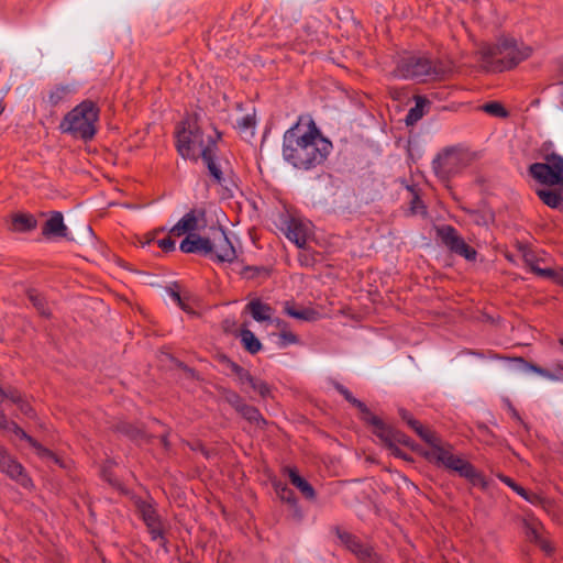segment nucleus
<instances>
[{"mask_svg": "<svg viewBox=\"0 0 563 563\" xmlns=\"http://www.w3.org/2000/svg\"><path fill=\"white\" fill-rule=\"evenodd\" d=\"M332 150L314 121L302 124L299 120L284 133L283 157L297 169H312L322 165Z\"/></svg>", "mask_w": 563, "mask_h": 563, "instance_id": "f257e3e1", "label": "nucleus"}, {"mask_svg": "<svg viewBox=\"0 0 563 563\" xmlns=\"http://www.w3.org/2000/svg\"><path fill=\"white\" fill-rule=\"evenodd\" d=\"M531 53V47L519 44L514 38L501 37L495 44H482L476 55L486 70L504 71L515 68Z\"/></svg>", "mask_w": 563, "mask_h": 563, "instance_id": "f03ea898", "label": "nucleus"}, {"mask_svg": "<svg viewBox=\"0 0 563 563\" xmlns=\"http://www.w3.org/2000/svg\"><path fill=\"white\" fill-rule=\"evenodd\" d=\"M184 253L209 255L218 262H232L235 250L220 227H210L205 234L189 233L180 243Z\"/></svg>", "mask_w": 563, "mask_h": 563, "instance_id": "7ed1b4c3", "label": "nucleus"}, {"mask_svg": "<svg viewBox=\"0 0 563 563\" xmlns=\"http://www.w3.org/2000/svg\"><path fill=\"white\" fill-rule=\"evenodd\" d=\"M99 112L93 101L84 100L64 115L59 130L75 139L90 141L97 133Z\"/></svg>", "mask_w": 563, "mask_h": 563, "instance_id": "20e7f679", "label": "nucleus"}, {"mask_svg": "<svg viewBox=\"0 0 563 563\" xmlns=\"http://www.w3.org/2000/svg\"><path fill=\"white\" fill-rule=\"evenodd\" d=\"M177 151L184 158L197 159L216 148V143L209 136L207 140L196 120L181 122L176 132Z\"/></svg>", "mask_w": 563, "mask_h": 563, "instance_id": "39448f33", "label": "nucleus"}, {"mask_svg": "<svg viewBox=\"0 0 563 563\" xmlns=\"http://www.w3.org/2000/svg\"><path fill=\"white\" fill-rule=\"evenodd\" d=\"M424 456L448 470L459 473L460 476L470 479L473 484L482 482V476L475 467L459 455L453 454L450 445H439L426 452Z\"/></svg>", "mask_w": 563, "mask_h": 563, "instance_id": "423d86ee", "label": "nucleus"}, {"mask_svg": "<svg viewBox=\"0 0 563 563\" xmlns=\"http://www.w3.org/2000/svg\"><path fill=\"white\" fill-rule=\"evenodd\" d=\"M443 73L440 65L427 57L411 56L402 58L396 74L406 79L434 78Z\"/></svg>", "mask_w": 563, "mask_h": 563, "instance_id": "0eeeda50", "label": "nucleus"}, {"mask_svg": "<svg viewBox=\"0 0 563 563\" xmlns=\"http://www.w3.org/2000/svg\"><path fill=\"white\" fill-rule=\"evenodd\" d=\"M529 173L543 185L563 186V157L556 154L548 155L545 163L530 165Z\"/></svg>", "mask_w": 563, "mask_h": 563, "instance_id": "6e6552de", "label": "nucleus"}, {"mask_svg": "<svg viewBox=\"0 0 563 563\" xmlns=\"http://www.w3.org/2000/svg\"><path fill=\"white\" fill-rule=\"evenodd\" d=\"M437 235L451 252L463 256L468 261L476 258V251L471 247L457 231L451 225H441L437 228Z\"/></svg>", "mask_w": 563, "mask_h": 563, "instance_id": "1a4fd4ad", "label": "nucleus"}, {"mask_svg": "<svg viewBox=\"0 0 563 563\" xmlns=\"http://www.w3.org/2000/svg\"><path fill=\"white\" fill-rule=\"evenodd\" d=\"M364 420L369 422L374 427V433L382 440V442L387 448H394V442L407 443L406 435L399 431H395L391 428L387 427L378 417L374 416L372 412L366 417H363Z\"/></svg>", "mask_w": 563, "mask_h": 563, "instance_id": "9d476101", "label": "nucleus"}, {"mask_svg": "<svg viewBox=\"0 0 563 563\" xmlns=\"http://www.w3.org/2000/svg\"><path fill=\"white\" fill-rule=\"evenodd\" d=\"M334 532L340 539L341 543L353 554H355L360 560H366L371 556L372 549L363 544L357 539V537L347 531L342 530L340 527H335Z\"/></svg>", "mask_w": 563, "mask_h": 563, "instance_id": "9b49d317", "label": "nucleus"}, {"mask_svg": "<svg viewBox=\"0 0 563 563\" xmlns=\"http://www.w3.org/2000/svg\"><path fill=\"white\" fill-rule=\"evenodd\" d=\"M311 234L309 224L298 219H289L286 228V236L298 247H305L308 238Z\"/></svg>", "mask_w": 563, "mask_h": 563, "instance_id": "f8f14e48", "label": "nucleus"}, {"mask_svg": "<svg viewBox=\"0 0 563 563\" xmlns=\"http://www.w3.org/2000/svg\"><path fill=\"white\" fill-rule=\"evenodd\" d=\"M137 509L148 528L153 539L163 538V528L156 510L151 504L141 501L137 504Z\"/></svg>", "mask_w": 563, "mask_h": 563, "instance_id": "ddd939ff", "label": "nucleus"}, {"mask_svg": "<svg viewBox=\"0 0 563 563\" xmlns=\"http://www.w3.org/2000/svg\"><path fill=\"white\" fill-rule=\"evenodd\" d=\"M205 217V211H190L186 213L172 229L170 233L177 236H180L185 233H194V231L199 230L200 218Z\"/></svg>", "mask_w": 563, "mask_h": 563, "instance_id": "4468645a", "label": "nucleus"}, {"mask_svg": "<svg viewBox=\"0 0 563 563\" xmlns=\"http://www.w3.org/2000/svg\"><path fill=\"white\" fill-rule=\"evenodd\" d=\"M0 471L23 485L29 481L23 474V466L13 460L5 450L0 454Z\"/></svg>", "mask_w": 563, "mask_h": 563, "instance_id": "2eb2a0df", "label": "nucleus"}, {"mask_svg": "<svg viewBox=\"0 0 563 563\" xmlns=\"http://www.w3.org/2000/svg\"><path fill=\"white\" fill-rule=\"evenodd\" d=\"M460 155L456 151L446 150L434 161V168L438 173L450 175L457 170Z\"/></svg>", "mask_w": 563, "mask_h": 563, "instance_id": "dca6fc26", "label": "nucleus"}, {"mask_svg": "<svg viewBox=\"0 0 563 563\" xmlns=\"http://www.w3.org/2000/svg\"><path fill=\"white\" fill-rule=\"evenodd\" d=\"M42 233L45 236H66L67 227L64 223L63 214L58 211L53 212L51 218L44 223Z\"/></svg>", "mask_w": 563, "mask_h": 563, "instance_id": "f3484780", "label": "nucleus"}, {"mask_svg": "<svg viewBox=\"0 0 563 563\" xmlns=\"http://www.w3.org/2000/svg\"><path fill=\"white\" fill-rule=\"evenodd\" d=\"M37 221L32 214L13 213L10 230L13 232H27L36 228Z\"/></svg>", "mask_w": 563, "mask_h": 563, "instance_id": "a211bd4d", "label": "nucleus"}, {"mask_svg": "<svg viewBox=\"0 0 563 563\" xmlns=\"http://www.w3.org/2000/svg\"><path fill=\"white\" fill-rule=\"evenodd\" d=\"M246 309L249 310L253 319L258 322L271 320L274 311L269 305L262 302L260 299L251 300L247 303Z\"/></svg>", "mask_w": 563, "mask_h": 563, "instance_id": "6ab92c4d", "label": "nucleus"}, {"mask_svg": "<svg viewBox=\"0 0 563 563\" xmlns=\"http://www.w3.org/2000/svg\"><path fill=\"white\" fill-rule=\"evenodd\" d=\"M286 471L288 473L290 483L297 487L307 499H314L316 492L313 487L298 474L297 470L287 467Z\"/></svg>", "mask_w": 563, "mask_h": 563, "instance_id": "aec40b11", "label": "nucleus"}, {"mask_svg": "<svg viewBox=\"0 0 563 563\" xmlns=\"http://www.w3.org/2000/svg\"><path fill=\"white\" fill-rule=\"evenodd\" d=\"M408 424L417 432V434L430 444V449H434L441 444L440 438L432 430L424 428L418 420L410 418Z\"/></svg>", "mask_w": 563, "mask_h": 563, "instance_id": "412c9836", "label": "nucleus"}, {"mask_svg": "<svg viewBox=\"0 0 563 563\" xmlns=\"http://www.w3.org/2000/svg\"><path fill=\"white\" fill-rule=\"evenodd\" d=\"M515 362L520 363L525 366L526 369H529L538 375H541L548 379L551 380H558L560 378H563V367H559L555 373L550 372L545 368H542L536 364L529 363L525 361L522 357H515L512 358Z\"/></svg>", "mask_w": 563, "mask_h": 563, "instance_id": "4be33fe9", "label": "nucleus"}, {"mask_svg": "<svg viewBox=\"0 0 563 563\" xmlns=\"http://www.w3.org/2000/svg\"><path fill=\"white\" fill-rule=\"evenodd\" d=\"M238 412L251 424H254L260 429H264L266 426V420L263 418L260 410L254 406L244 402Z\"/></svg>", "mask_w": 563, "mask_h": 563, "instance_id": "5701e85b", "label": "nucleus"}, {"mask_svg": "<svg viewBox=\"0 0 563 563\" xmlns=\"http://www.w3.org/2000/svg\"><path fill=\"white\" fill-rule=\"evenodd\" d=\"M537 196L541 201L552 209L563 210V197L554 190L539 189Z\"/></svg>", "mask_w": 563, "mask_h": 563, "instance_id": "b1692460", "label": "nucleus"}, {"mask_svg": "<svg viewBox=\"0 0 563 563\" xmlns=\"http://www.w3.org/2000/svg\"><path fill=\"white\" fill-rule=\"evenodd\" d=\"M284 311L289 317L305 321H312L318 318V312L314 311L313 309H297L295 305L290 301L285 302Z\"/></svg>", "mask_w": 563, "mask_h": 563, "instance_id": "393cba45", "label": "nucleus"}, {"mask_svg": "<svg viewBox=\"0 0 563 563\" xmlns=\"http://www.w3.org/2000/svg\"><path fill=\"white\" fill-rule=\"evenodd\" d=\"M240 338L244 349L249 353L256 354L261 351L262 343L251 330L246 328L241 329Z\"/></svg>", "mask_w": 563, "mask_h": 563, "instance_id": "a878e982", "label": "nucleus"}, {"mask_svg": "<svg viewBox=\"0 0 563 563\" xmlns=\"http://www.w3.org/2000/svg\"><path fill=\"white\" fill-rule=\"evenodd\" d=\"M117 429L121 433L128 435L129 438H131L133 440H145L146 442H150L152 440V438L146 435L145 432L141 428H137V427L126 423V422L120 423L117 427Z\"/></svg>", "mask_w": 563, "mask_h": 563, "instance_id": "bb28decb", "label": "nucleus"}, {"mask_svg": "<svg viewBox=\"0 0 563 563\" xmlns=\"http://www.w3.org/2000/svg\"><path fill=\"white\" fill-rule=\"evenodd\" d=\"M525 532L530 542H537L544 533L542 525L537 520H523Z\"/></svg>", "mask_w": 563, "mask_h": 563, "instance_id": "cd10ccee", "label": "nucleus"}, {"mask_svg": "<svg viewBox=\"0 0 563 563\" xmlns=\"http://www.w3.org/2000/svg\"><path fill=\"white\" fill-rule=\"evenodd\" d=\"M415 99L416 106L409 110L405 120L407 125H413L423 115V108L427 103V100L421 96H417Z\"/></svg>", "mask_w": 563, "mask_h": 563, "instance_id": "c85d7f7f", "label": "nucleus"}, {"mask_svg": "<svg viewBox=\"0 0 563 563\" xmlns=\"http://www.w3.org/2000/svg\"><path fill=\"white\" fill-rule=\"evenodd\" d=\"M27 297H29L30 301L33 303V306L36 308V310L40 312L41 316H43L45 318L51 317V310H49L44 297H42L40 294H37L34 290L29 291Z\"/></svg>", "mask_w": 563, "mask_h": 563, "instance_id": "c756f323", "label": "nucleus"}, {"mask_svg": "<svg viewBox=\"0 0 563 563\" xmlns=\"http://www.w3.org/2000/svg\"><path fill=\"white\" fill-rule=\"evenodd\" d=\"M11 396V401L13 404H15L19 408V410L27 416V417H33L34 416V410L32 408V406L24 399V397L22 396V394L15 389V391L13 394L10 395Z\"/></svg>", "mask_w": 563, "mask_h": 563, "instance_id": "7c9ffc66", "label": "nucleus"}, {"mask_svg": "<svg viewBox=\"0 0 563 563\" xmlns=\"http://www.w3.org/2000/svg\"><path fill=\"white\" fill-rule=\"evenodd\" d=\"M201 158L206 163L210 175L214 178V180L217 183L220 184L222 180V177H221L222 173H221L220 167L214 162L213 150L209 151L208 154L203 155Z\"/></svg>", "mask_w": 563, "mask_h": 563, "instance_id": "2f4dec72", "label": "nucleus"}, {"mask_svg": "<svg viewBox=\"0 0 563 563\" xmlns=\"http://www.w3.org/2000/svg\"><path fill=\"white\" fill-rule=\"evenodd\" d=\"M336 389L344 396V398L350 404L355 406L362 412L363 417L371 415V411L366 407V405L364 402L360 401L358 399H356L355 397H353V395L345 387H343L342 385H338Z\"/></svg>", "mask_w": 563, "mask_h": 563, "instance_id": "473e14b6", "label": "nucleus"}, {"mask_svg": "<svg viewBox=\"0 0 563 563\" xmlns=\"http://www.w3.org/2000/svg\"><path fill=\"white\" fill-rule=\"evenodd\" d=\"M70 92V87L67 85H59L55 87L48 93V102L51 106H57L68 93Z\"/></svg>", "mask_w": 563, "mask_h": 563, "instance_id": "72a5a7b5", "label": "nucleus"}, {"mask_svg": "<svg viewBox=\"0 0 563 563\" xmlns=\"http://www.w3.org/2000/svg\"><path fill=\"white\" fill-rule=\"evenodd\" d=\"M275 490L280 500L286 501L291 506H296L297 500L295 497V493L286 485L277 483L275 484Z\"/></svg>", "mask_w": 563, "mask_h": 563, "instance_id": "f704fd0d", "label": "nucleus"}, {"mask_svg": "<svg viewBox=\"0 0 563 563\" xmlns=\"http://www.w3.org/2000/svg\"><path fill=\"white\" fill-rule=\"evenodd\" d=\"M221 395L223 399L231 405L236 411L243 406L244 401L242 397L233 390L221 388Z\"/></svg>", "mask_w": 563, "mask_h": 563, "instance_id": "c9c22d12", "label": "nucleus"}, {"mask_svg": "<svg viewBox=\"0 0 563 563\" xmlns=\"http://www.w3.org/2000/svg\"><path fill=\"white\" fill-rule=\"evenodd\" d=\"M483 110L486 113L494 115V117H498V118H506L508 115V112L505 109V107L500 102H497V101L485 103L483 106Z\"/></svg>", "mask_w": 563, "mask_h": 563, "instance_id": "e433bc0d", "label": "nucleus"}, {"mask_svg": "<svg viewBox=\"0 0 563 563\" xmlns=\"http://www.w3.org/2000/svg\"><path fill=\"white\" fill-rule=\"evenodd\" d=\"M247 384L253 388V390L257 391L262 398L271 396V388L265 382L252 376Z\"/></svg>", "mask_w": 563, "mask_h": 563, "instance_id": "4c0bfd02", "label": "nucleus"}, {"mask_svg": "<svg viewBox=\"0 0 563 563\" xmlns=\"http://www.w3.org/2000/svg\"><path fill=\"white\" fill-rule=\"evenodd\" d=\"M32 448H34L36 450V453L41 456V457H45V459H52L54 460L55 462H59L57 456L55 455L54 452H52L51 450L44 448L41 443H38L36 440H34V442L31 444Z\"/></svg>", "mask_w": 563, "mask_h": 563, "instance_id": "58836bf2", "label": "nucleus"}, {"mask_svg": "<svg viewBox=\"0 0 563 563\" xmlns=\"http://www.w3.org/2000/svg\"><path fill=\"white\" fill-rule=\"evenodd\" d=\"M231 369L238 376L239 380L242 384L251 380L252 375L250 374V372L240 366L239 364L231 363Z\"/></svg>", "mask_w": 563, "mask_h": 563, "instance_id": "ea45409f", "label": "nucleus"}, {"mask_svg": "<svg viewBox=\"0 0 563 563\" xmlns=\"http://www.w3.org/2000/svg\"><path fill=\"white\" fill-rule=\"evenodd\" d=\"M10 432L14 433L20 439L25 440L30 445L35 440L31 435H29L22 428H20L16 423L13 424L12 429L10 430Z\"/></svg>", "mask_w": 563, "mask_h": 563, "instance_id": "a19ab883", "label": "nucleus"}, {"mask_svg": "<svg viewBox=\"0 0 563 563\" xmlns=\"http://www.w3.org/2000/svg\"><path fill=\"white\" fill-rule=\"evenodd\" d=\"M536 544H538L547 554H551L553 552V545L544 534L536 542Z\"/></svg>", "mask_w": 563, "mask_h": 563, "instance_id": "79ce46f5", "label": "nucleus"}, {"mask_svg": "<svg viewBox=\"0 0 563 563\" xmlns=\"http://www.w3.org/2000/svg\"><path fill=\"white\" fill-rule=\"evenodd\" d=\"M170 296L184 311H186L188 313H194V311L190 309V307L183 301L180 294L178 291L170 290Z\"/></svg>", "mask_w": 563, "mask_h": 563, "instance_id": "37998d69", "label": "nucleus"}, {"mask_svg": "<svg viewBox=\"0 0 563 563\" xmlns=\"http://www.w3.org/2000/svg\"><path fill=\"white\" fill-rule=\"evenodd\" d=\"M15 422L9 420L5 413L0 410V429L2 431H10Z\"/></svg>", "mask_w": 563, "mask_h": 563, "instance_id": "c03bdc74", "label": "nucleus"}, {"mask_svg": "<svg viewBox=\"0 0 563 563\" xmlns=\"http://www.w3.org/2000/svg\"><path fill=\"white\" fill-rule=\"evenodd\" d=\"M526 263L529 265L530 269L539 276V271H542L539 266V261L534 260L532 255H526L525 256Z\"/></svg>", "mask_w": 563, "mask_h": 563, "instance_id": "a18cd8bd", "label": "nucleus"}, {"mask_svg": "<svg viewBox=\"0 0 563 563\" xmlns=\"http://www.w3.org/2000/svg\"><path fill=\"white\" fill-rule=\"evenodd\" d=\"M158 246L164 252H169V251H173L175 249V242L170 238H165V239H162V240L158 241Z\"/></svg>", "mask_w": 563, "mask_h": 563, "instance_id": "49530a36", "label": "nucleus"}, {"mask_svg": "<svg viewBox=\"0 0 563 563\" xmlns=\"http://www.w3.org/2000/svg\"><path fill=\"white\" fill-rule=\"evenodd\" d=\"M280 338L282 340L285 342V343H288V344H295L298 342V338L296 334H294L292 332L290 331H282L280 332Z\"/></svg>", "mask_w": 563, "mask_h": 563, "instance_id": "de8ad7c7", "label": "nucleus"}, {"mask_svg": "<svg viewBox=\"0 0 563 563\" xmlns=\"http://www.w3.org/2000/svg\"><path fill=\"white\" fill-rule=\"evenodd\" d=\"M514 490L517 494H519L520 496H522L525 499H527V500H529L531 503H533L536 499H538L537 495L533 494V495L530 496L528 494V492L523 487L519 486L518 484L515 486Z\"/></svg>", "mask_w": 563, "mask_h": 563, "instance_id": "09e8293b", "label": "nucleus"}, {"mask_svg": "<svg viewBox=\"0 0 563 563\" xmlns=\"http://www.w3.org/2000/svg\"><path fill=\"white\" fill-rule=\"evenodd\" d=\"M255 125V117L254 115H246L244 117L240 122H239V126L241 129H250V128H253Z\"/></svg>", "mask_w": 563, "mask_h": 563, "instance_id": "8fccbe9b", "label": "nucleus"}, {"mask_svg": "<svg viewBox=\"0 0 563 563\" xmlns=\"http://www.w3.org/2000/svg\"><path fill=\"white\" fill-rule=\"evenodd\" d=\"M410 209H411L412 213H417L421 209H424L422 200L417 195H413V197H412Z\"/></svg>", "mask_w": 563, "mask_h": 563, "instance_id": "3c124183", "label": "nucleus"}, {"mask_svg": "<svg viewBox=\"0 0 563 563\" xmlns=\"http://www.w3.org/2000/svg\"><path fill=\"white\" fill-rule=\"evenodd\" d=\"M539 276L554 280V277L558 276V271H554L552 268H543L542 271H539Z\"/></svg>", "mask_w": 563, "mask_h": 563, "instance_id": "603ef678", "label": "nucleus"}, {"mask_svg": "<svg viewBox=\"0 0 563 563\" xmlns=\"http://www.w3.org/2000/svg\"><path fill=\"white\" fill-rule=\"evenodd\" d=\"M162 231H164V229L155 230V231H153V232H150V233L144 234V235H143V239H144V240H143V241H141V243H142L143 245H145V244H150L152 241H154V239H155L156 234H157L158 232H162Z\"/></svg>", "mask_w": 563, "mask_h": 563, "instance_id": "864d4df0", "label": "nucleus"}, {"mask_svg": "<svg viewBox=\"0 0 563 563\" xmlns=\"http://www.w3.org/2000/svg\"><path fill=\"white\" fill-rule=\"evenodd\" d=\"M15 391V388H9V389H2L0 387V404L3 402L5 399L11 400V394Z\"/></svg>", "mask_w": 563, "mask_h": 563, "instance_id": "5fc2aeb1", "label": "nucleus"}, {"mask_svg": "<svg viewBox=\"0 0 563 563\" xmlns=\"http://www.w3.org/2000/svg\"><path fill=\"white\" fill-rule=\"evenodd\" d=\"M169 430H167L162 437H161V443L163 448L168 451L170 449V442L168 440Z\"/></svg>", "mask_w": 563, "mask_h": 563, "instance_id": "6e6d98bb", "label": "nucleus"}, {"mask_svg": "<svg viewBox=\"0 0 563 563\" xmlns=\"http://www.w3.org/2000/svg\"><path fill=\"white\" fill-rule=\"evenodd\" d=\"M500 479L506 484L508 485L509 487H511L512 489L515 488V486L517 485L510 477L508 476H504V475H500L499 476Z\"/></svg>", "mask_w": 563, "mask_h": 563, "instance_id": "4d7b16f0", "label": "nucleus"}, {"mask_svg": "<svg viewBox=\"0 0 563 563\" xmlns=\"http://www.w3.org/2000/svg\"><path fill=\"white\" fill-rule=\"evenodd\" d=\"M274 323L275 325L280 329V331H285L286 330V322L280 320V319H275L274 320Z\"/></svg>", "mask_w": 563, "mask_h": 563, "instance_id": "13d9d810", "label": "nucleus"}, {"mask_svg": "<svg viewBox=\"0 0 563 563\" xmlns=\"http://www.w3.org/2000/svg\"><path fill=\"white\" fill-rule=\"evenodd\" d=\"M398 442H394V448H388L391 453L396 456H401V451L398 449V446L396 445Z\"/></svg>", "mask_w": 563, "mask_h": 563, "instance_id": "bf43d9fd", "label": "nucleus"}, {"mask_svg": "<svg viewBox=\"0 0 563 563\" xmlns=\"http://www.w3.org/2000/svg\"><path fill=\"white\" fill-rule=\"evenodd\" d=\"M554 282L560 285H563V269L558 272V276L554 277Z\"/></svg>", "mask_w": 563, "mask_h": 563, "instance_id": "052dcab7", "label": "nucleus"}, {"mask_svg": "<svg viewBox=\"0 0 563 563\" xmlns=\"http://www.w3.org/2000/svg\"><path fill=\"white\" fill-rule=\"evenodd\" d=\"M401 418L408 423V419L412 418L406 410L400 411Z\"/></svg>", "mask_w": 563, "mask_h": 563, "instance_id": "680f3d73", "label": "nucleus"}, {"mask_svg": "<svg viewBox=\"0 0 563 563\" xmlns=\"http://www.w3.org/2000/svg\"><path fill=\"white\" fill-rule=\"evenodd\" d=\"M5 107L3 104V102L0 100V115L3 113Z\"/></svg>", "mask_w": 563, "mask_h": 563, "instance_id": "e2e57ef3", "label": "nucleus"}, {"mask_svg": "<svg viewBox=\"0 0 563 563\" xmlns=\"http://www.w3.org/2000/svg\"><path fill=\"white\" fill-rule=\"evenodd\" d=\"M229 323H230V322H229V320H225V321L223 322V328H224V330H228V328H230V324H229Z\"/></svg>", "mask_w": 563, "mask_h": 563, "instance_id": "0e129e2a", "label": "nucleus"}, {"mask_svg": "<svg viewBox=\"0 0 563 563\" xmlns=\"http://www.w3.org/2000/svg\"><path fill=\"white\" fill-rule=\"evenodd\" d=\"M514 417H516L518 420H521L520 417L518 416L517 411H514Z\"/></svg>", "mask_w": 563, "mask_h": 563, "instance_id": "69168bd1", "label": "nucleus"}, {"mask_svg": "<svg viewBox=\"0 0 563 563\" xmlns=\"http://www.w3.org/2000/svg\"><path fill=\"white\" fill-rule=\"evenodd\" d=\"M4 451V449L2 446H0V454Z\"/></svg>", "mask_w": 563, "mask_h": 563, "instance_id": "338daca9", "label": "nucleus"}, {"mask_svg": "<svg viewBox=\"0 0 563 563\" xmlns=\"http://www.w3.org/2000/svg\"><path fill=\"white\" fill-rule=\"evenodd\" d=\"M560 343H561V345H563V339H562V340H560Z\"/></svg>", "mask_w": 563, "mask_h": 563, "instance_id": "774afa93", "label": "nucleus"}]
</instances>
